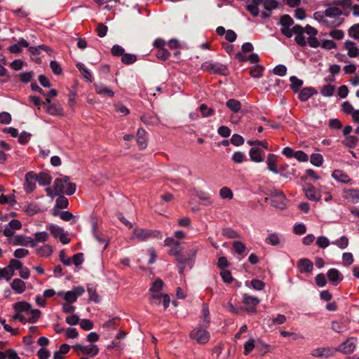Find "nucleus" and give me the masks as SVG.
Returning a JSON list of instances; mask_svg holds the SVG:
<instances>
[{
  "instance_id": "nucleus-10",
  "label": "nucleus",
  "mask_w": 359,
  "mask_h": 359,
  "mask_svg": "<svg viewBox=\"0 0 359 359\" xmlns=\"http://www.w3.org/2000/svg\"><path fill=\"white\" fill-rule=\"evenodd\" d=\"M248 10L254 16L261 15L263 18L269 16V13L263 11L262 0H252L247 6Z\"/></svg>"
},
{
  "instance_id": "nucleus-12",
  "label": "nucleus",
  "mask_w": 359,
  "mask_h": 359,
  "mask_svg": "<svg viewBox=\"0 0 359 359\" xmlns=\"http://www.w3.org/2000/svg\"><path fill=\"white\" fill-rule=\"evenodd\" d=\"M22 228L21 222L18 219H12L5 226L4 229V235L8 239L15 235L16 231Z\"/></svg>"
},
{
  "instance_id": "nucleus-26",
  "label": "nucleus",
  "mask_w": 359,
  "mask_h": 359,
  "mask_svg": "<svg viewBox=\"0 0 359 359\" xmlns=\"http://www.w3.org/2000/svg\"><path fill=\"white\" fill-rule=\"evenodd\" d=\"M278 161V156L273 154H269L267 156L266 164L269 170L274 174H278V170L277 169L276 163Z\"/></svg>"
},
{
  "instance_id": "nucleus-7",
  "label": "nucleus",
  "mask_w": 359,
  "mask_h": 359,
  "mask_svg": "<svg viewBox=\"0 0 359 359\" xmlns=\"http://www.w3.org/2000/svg\"><path fill=\"white\" fill-rule=\"evenodd\" d=\"M72 348L78 354H83L89 357H94L100 352L99 347L95 344H90L88 345L76 344L74 345Z\"/></svg>"
},
{
  "instance_id": "nucleus-33",
  "label": "nucleus",
  "mask_w": 359,
  "mask_h": 359,
  "mask_svg": "<svg viewBox=\"0 0 359 359\" xmlns=\"http://www.w3.org/2000/svg\"><path fill=\"white\" fill-rule=\"evenodd\" d=\"M249 156L250 159L256 163H260L264 161V158L259 151V149L255 147H252L249 151Z\"/></svg>"
},
{
  "instance_id": "nucleus-40",
  "label": "nucleus",
  "mask_w": 359,
  "mask_h": 359,
  "mask_svg": "<svg viewBox=\"0 0 359 359\" xmlns=\"http://www.w3.org/2000/svg\"><path fill=\"white\" fill-rule=\"evenodd\" d=\"M210 312L207 304H203L202 307V320L201 324L204 327H208L210 323Z\"/></svg>"
},
{
  "instance_id": "nucleus-36",
  "label": "nucleus",
  "mask_w": 359,
  "mask_h": 359,
  "mask_svg": "<svg viewBox=\"0 0 359 359\" xmlns=\"http://www.w3.org/2000/svg\"><path fill=\"white\" fill-rule=\"evenodd\" d=\"M226 105L233 113H238L241 109V102L235 99L227 100Z\"/></svg>"
},
{
  "instance_id": "nucleus-62",
  "label": "nucleus",
  "mask_w": 359,
  "mask_h": 359,
  "mask_svg": "<svg viewBox=\"0 0 359 359\" xmlns=\"http://www.w3.org/2000/svg\"><path fill=\"white\" fill-rule=\"evenodd\" d=\"M293 20L289 15H283L280 18L281 27H292L294 26Z\"/></svg>"
},
{
  "instance_id": "nucleus-9",
  "label": "nucleus",
  "mask_w": 359,
  "mask_h": 359,
  "mask_svg": "<svg viewBox=\"0 0 359 359\" xmlns=\"http://www.w3.org/2000/svg\"><path fill=\"white\" fill-rule=\"evenodd\" d=\"M53 236L55 238H59L62 244H67L70 240L67 237V233L65 232L64 229L57 225L50 224L46 226Z\"/></svg>"
},
{
  "instance_id": "nucleus-52",
  "label": "nucleus",
  "mask_w": 359,
  "mask_h": 359,
  "mask_svg": "<svg viewBox=\"0 0 359 359\" xmlns=\"http://www.w3.org/2000/svg\"><path fill=\"white\" fill-rule=\"evenodd\" d=\"M219 196L223 199H231L233 194L229 188L224 187L219 190Z\"/></svg>"
},
{
  "instance_id": "nucleus-47",
  "label": "nucleus",
  "mask_w": 359,
  "mask_h": 359,
  "mask_svg": "<svg viewBox=\"0 0 359 359\" xmlns=\"http://www.w3.org/2000/svg\"><path fill=\"white\" fill-rule=\"evenodd\" d=\"M310 161L315 166H320L323 163V157L320 154H313L311 156Z\"/></svg>"
},
{
  "instance_id": "nucleus-32",
  "label": "nucleus",
  "mask_w": 359,
  "mask_h": 359,
  "mask_svg": "<svg viewBox=\"0 0 359 359\" xmlns=\"http://www.w3.org/2000/svg\"><path fill=\"white\" fill-rule=\"evenodd\" d=\"M46 111L52 116H63L64 112L62 108L57 104H51L47 107Z\"/></svg>"
},
{
  "instance_id": "nucleus-17",
  "label": "nucleus",
  "mask_w": 359,
  "mask_h": 359,
  "mask_svg": "<svg viewBox=\"0 0 359 359\" xmlns=\"http://www.w3.org/2000/svg\"><path fill=\"white\" fill-rule=\"evenodd\" d=\"M243 302L248 306L247 309L248 312H255L256 306L259 304V299L255 297L245 294Z\"/></svg>"
},
{
  "instance_id": "nucleus-49",
  "label": "nucleus",
  "mask_w": 359,
  "mask_h": 359,
  "mask_svg": "<svg viewBox=\"0 0 359 359\" xmlns=\"http://www.w3.org/2000/svg\"><path fill=\"white\" fill-rule=\"evenodd\" d=\"M334 91V86L330 84L324 86L321 90L320 93L325 97H331L333 95Z\"/></svg>"
},
{
  "instance_id": "nucleus-21",
  "label": "nucleus",
  "mask_w": 359,
  "mask_h": 359,
  "mask_svg": "<svg viewBox=\"0 0 359 359\" xmlns=\"http://www.w3.org/2000/svg\"><path fill=\"white\" fill-rule=\"evenodd\" d=\"M344 48L347 51V54L350 57H359V49L354 42L351 41H346L344 42Z\"/></svg>"
},
{
  "instance_id": "nucleus-23",
  "label": "nucleus",
  "mask_w": 359,
  "mask_h": 359,
  "mask_svg": "<svg viewBox=\"0 0 359 359\" xmlns=\"http://www.w3.org/2000/svg\"><path fill=\"white\" fill-rule=\"evenodd\" d=\"M280 31L287 38H291L296 32H303V27L295 25L292 27H281Z\"/></svg>"
},
{
  "instance_id": "nucleus-57",
  "label": "nucleus",
  "mask_w": 359,
  "mask_h": 359,
  "mask_svg": "<svg viewBox=\"0 0 359 359\" xmlns=\"http://www.w3.org/2000/svg\"><path fill=\"white\" fill-rule=\"evenodd\" d=\"M245 155L241 151H236L232 155V160L236 163H241L245 161Z\"/></svg>"
},
{
  "instance_id": "nucleus-56",
  "label": "nucleus",
  "mask_w": 359,
  "mask_h": 359,
  "mask_svg": "<svg viewBox=\"0 0 359 359\" xmlns=\"http://www.w3.org/2000/svg\"><path fill=\"white\" fill-rule=\"evenodd\" d=\"M255 348V339L251 338L244 344V355H248Z\"/></svg>"
},
{
  "instance_id": "nucleus-20",
  "label": "nucleus",
  "mask_w": 359,
  "mask_h": 359,
  "mask_svg": "<svg viewBox=\"0 0 359 359\" xmlns=\"http://www.w3.org/2000/svg\"><path fill=\"white\" fill-rule=\"evenodd\" d=\"M49 238L46 231H38L34 234V238H30L31 247H35L38 243H45Z\"/></svg>"
},
{
  "instance_id": "nucleus-24",
  "label": "nucleus",
  "mask_w": 359,
  "mask_h": 359,
  "mask_svg": "<svg viewBox=\"0 0 359 359\" xmlns=\"http://www.w3.org/2000/svg\"><path fill=\"white\" fill-rule=\"evenodd\" d=\"M95 92L101 95L112 97L114 95V91L103 83H96L95 85Z\"/></svg>"
},
{
  "instance_id": "nucleus-39",
  "label": "nucleus",
  "mask_w": 359,
  "mask_h": 359,
  "mask_svg": "<svg viewBox=\"0 0 359 359\" xmlns=\"http://www.w3.org/2000/svg\"><path fill=\"white\" fill-rule=\"evenodd\" d=\"M278 2L276 0H262L263 11L266 10L269 13L278 7Z\"/></svg>"
},
{
  "instance_id": "nucleus-41",
  "label": "nucleus",
  "mask_w": 359,
  "mask_h": 359,
  "mask_svg": "<svg viewBox=\"0 0 359 359\" xmlns=\"http://www.w3.org/2000/svg\"><path fill=\"white\" fill-rule=\"evenodd\" d=\"M342 11L337 7H329L325 11V15L329 18H336L341 16Z\"/></svg>"
},
{
  "instance_id": "nucleus-63",
  "label": "nucleus",
  "mask_w": 359,
  "mask_h": 359,
  "mask_svg": "<svg viewBox=\"0 0 359 359\" xmlns=\"http://www.w3.org/2000/svg\"><path fill=\"white\" fill-rule=\"evenodd\" d=\"M231 142L235 146H241L244 143V139L240 135L234 134L231 137Z\"/></svg>"
},
{
  "instance_id": "nucleus-54",
  "label": "nucleus",
  "mask_w": 359,
  "mask_h": 359,
  "mask_svg": "<svg viewBox=\"0 0 359 359\" xmlns=\"http://www.w3.org/2000/svg\"><path fill=\"white\" fill-rule=\"evenodd\" d=\"M28 49L30 53H32V55H39L41 50H43L45 51L50 50V48L45 45H41L39 46H29Z\"/></svg>"
},
{
  "instance_id": "nucleus-46",
  "label": "nucleus",
  "mask_w": 359,
  "mask_h": 359,
  "mask_svg": "<svg viewBox=\"0 0 359 359\" xmlns=\"http://www.w3.org/2000/svg\"><path fill=\"white\" fill-rule=\"evenodd\" d=\"M13 276V275L8 266L0 268V280L5 279L6 281H9Z\"/></svg>"
},
{
  "instance_id": "nucleus-4",
  "label": "nucleus",
  "mask_w": 359,
  "mask_h": 359,
  "mask_svg": "<svg viewBox=\"0 0 359 359\" xmlns=\"http://www.w3.org/2000/svg\"><path fill=\"white\" fill-rule=\"evenodd\" d=\"M165 246H172L169 254L175 257L176 259L182 264H184L187 259L182 254L183 248L178 241H175L173 238L168 237L164 241Z\"/></svg>"
},
{
  "instance_id": "nucleus-61",
  "label": "nucleus",
  "mask_w": 359,
  "mask_h": 359,
  "mask_svg": "<svg viewBox=\"0 0 359 359\" xmlns=\"http://www.w3.org/2000/svg\"><path fill=\"white\" fill-rule=\"evenodd\" d=\"M79 325L80 327L86 331L90 330L93 327V322L88 319H82L79 321Z\"/></svg>"
},
{
  "instance_id": "nucleus-25",
  "label": "nucleus",
  "mask_w": 359,
  "mask_h": 359,
  "mask_svg": "<svg viewBox=\"0 0 359 359\" xmlns=\"http://www.w3.org/2000/svg\"><path fill=\"white\" fill-rule=\"evenodd\" d=\"M11 287L17 294H22L26 290V283L20 278H15L11 282Z\"/></svg>"
},
{
  "instance_id": "nucleus-34",
  "label": "nucleus",
  "mask_w": 359,
  "mask_h": 359,
  "mask_svg": "<svg viewBox=\"0 0 359 359\" xmlns=\"http://www.w3.org/2000/svg\"><path fill=\"white\" fill-rule=\"evenodd\" d=\"M204 68L215 73H222L225 70V67L217 62H206Z\"/></svg>"
},
{
  "instance_id": "nucleus-3",
  "label": "nucleus",
  "mask_w": 359,
  "mask_h": 359,
  "mask_svg": "<svg viewBox=\"0 0 359 359\" xmlns=\"http://www.w3.org/2000/svg\"><path fill=\"white\" fill-rule=\"evenodd\" d=\"M163 286V282L161 279H156L151 285L150 292V301L151 304H159L161 299L165 309H167L170 305V299L168 294H162L161 290Z\"/></svg>"
},
{
  "instance_id": "nucleus-19",
  "label": "nucleus",
  "mask_w": 359,
  "mask_h": 359,
  "mask_svg": "<svg viewBox=\"0 0 359 359\" xmlns=\"http://www.w3.org/2000/svg\"><path fill=\"white\" fill-rule=\"evenodd\" d=\"M304 193L306 197L310 201L318 202L321 198L320 194L314 187L308 186L307 187L304 188Z\"/></svg>"
},
{
  "instance_id": "nucleus-48",
  "label": "nucleus",
  "mask_w": 359,
  "mask_h": 359,
  "mask_svg": "<svg viewBox=\"0 0 359 359\" xmlns=\"http://www.w3.org/2000/svg\"><path fill=\"white\" fill-rule=\"evenodd\" d=\"M292 231L296 235H302L306 231V226L304 223H296L292 228Z\"/></svg>"
},
{
  "instance_id": "nucleus-8",
  "label": "nucleus",
  "mask_w": 359,
  "mask_h": 359,
  "mask_svg": "<svg viewBox=\"0 0 359 359\" xmlns=\"http://www.w3.org/2000/svg\"><path fill=\"white\" fill-rule=\"evenodd\" d=\"M85 292V290L81 286H77L73 287L72 290L69 291H61L57 293L59 297H62L66 302L74 303L75 302L78 297L81 296Z\"/></svg>"
},
{
  "instance_id": "nucleus-53",
  "label": "nucleus",
  "mask_w": 359,
  "mask_h": 359,
  "mask_svg": "<svg viewBox=\"0 0 359 359\" xmlns=\"http://www.w3.org/2000/svg\"><path fill=\"white\" fill-rule=\"evenodd\" d=\"M136 55L129 53H124L121 57L122 62L126 65L133 64L136 61Z\"/></svg>"
},
{
  "instance_id": "nucleus-2",
  "label": "nucleus",
  "mask_w": 359,
  "mask_h": 359,
  "mask_svg": "<svg viewBox=\"0 0 359 359\" xmlns=\"http://www.w3.org/2000/svg\"><path fill=\"white\" fill-rule=\"evenodd\" d=\"M48 196L54 197L60 194L72 195L76 191V184L70 182L68 177L57 178L54 181L53 187L46 189Z\"/></svg>"
},
{
  "instance_id": "nucleus-18",
  "label": "nucleus",
  "mask_w": 359,
  "mask_h": 359,
  "mask_svg": "<svg viewBox=\"0 0 359 359\" xmlns=\"http://www.w3.org/2000/svg\"><path fill=\"white\" fill-rule=\"evenodd\" d=\"M265 242L271 245L279 246L283 245V241L280 233L274 232L268 234Z\"/></svg>"
},
{
  "instance_id": "nucleus-11",
  "label": "nucleus",
  "mask_w": 359,
  "mask_h": 359,
  "mask_svg": "<svg viewBox=\"0 0 359 359\" xmlns=\"http://www.w3.org/2000/svg\"><path fill=\"white\" fill-rule=\"evenodd\" d=\"M356 339L354 337L348 338L344 342L341 344L337 348L336 352L339 351L344 354L352 353L355 348Z\"/></svg>"
},
{
  "instance_id": "nucleus-31",
  "label": "nucleus",
  "mask_w": 359,
  "mask_h": 359,
  "mask_svg": "<svg viewBox=\"0 0 359 359\" xmlns=\"http://www.w3.org/2000/svg\"><path fill=\"white\" fill-rule=\"evenodd\" d=\"M36 254L40 257H48L53 253V248L48 244L43 245L36 248Z\"/></svg>"
},
{
  "instance_id": "nucleus-28",
  "label": "nucleus",
  "mask_w": 359,
  "mask_h": 359,
  "mask_svg": "<svg viewBox=\"0 0 359 359\" xmlns=\"http://www.w3.org/2000/svg\"><path fill=\"white\" fill-rule=\"evenodd\" d=\"M332 177L337 182L348 184L352 182L351 179L344 172L339 170L333 171Z\"/></svg>"
},
{
  "instance_id": "nucleus-30",
  "label": "nucleus",
  "mask_w": 359,
  "mask_h": 359,
  "mask_svg": "<svg viewBox=\"0 0 359 359\" xmlns=\"http://www.w3.org/2000/svg\"><path fill=\"white\" fill-rule=\"evenodd\" d=\"M316 93L314 88L311 87L304 88L299 93V98L301 101L305 102L308 100L313 94Z\"/></svg>"
},
{
  "instance_id": "nucleus-1",
  "label": "nucleus",
  "mask_w": 359,
  "mask_h": 359,
  "mask_svg": "<svg viewBox=\"0 0 359 359\" xmlns=\"http://www.w3.org/2000/svg\"><path fill=\"white\" fill-rule=\"evenodd\" d=\"M13 309L15 313L11 316L12 320H19L23 324L36 323L41 316L39 309H33L30 304L24 301L15 303Z\"/></svg>"
},
{
  "instance_id": "nucleus-42",
  "label": "nucleus",
  "mask_w": 359,
  "mask_h": 359,
  "mask_svg": "<svg viewBox=\"0 0 359 359\" xmlns=\"http://www.w3.org/2000/svg\"><path fill=\"white\" fill-rule=\"evenodd\" d=\"M358 142V138L354 135L346 136L343 140V144L349 148H353L356 146Z\"/></svg>"
},
{
  "instance_id": "nucleus-15",
  "label": "nucleus",
  "mask_w": 359,
  "mask_h": 359,
  "mask_svg": "<svg viewBox=\"0 0 359 359\" xmlns=\"http://www.w3.org/2000/svg\"><path fill=\"white\" fill-rule=\"evenodd\" d=\"M336 353L335 348H318L311 351V355L314 357L327 358L333 356Z\"/></svg>"
},
{
  "instance_id": "nucleus-44",
  "label": "nucleus",
  "mask_w": 359,
  "mask_h": 359,
  "mask_svg": "<svg viewBox=\"0 0 359 359\" xmlns=\"http://www.w3.org/2000/svg\"><path fill=\"white\" fill-rule=\"evenodd\" d=\"M348 34L351 38L359 40V23L351 26L348 30Z\"/></svg>"
},
{
  "instance_id": "nucleus-27",
  "label": "nucleus",
  "mask_w": 359,
  "mask_h": 359,
  "mask_svg": "<svg viewBox=\"0 0 359 359\" xmlns=\"http://www.w3.org/2000/svg\"><path fill=\"white\" fill-rule=\"evenodd\" d=\"M297 267L301 273H308L312 271L313 264L308 259H302L299 261Z\"/></svg>"
},
{
  "instance_id": "nucleus-13",
  "label": "nucleus",
  "mask_w": 359,
  "mask_h": 359,
  "mask_svg": "<svg viewBox=\"0 0 359 359\" xmlns=\"http://www.w3.org/2000/svg\"><path fill=\"white\" fill-rule=\"evenodd\" d=\"M342 196L348 203H359V189H344Z\"/></svg>"
},
{
  "instance_id": "nucleus-22",
  "label": "nucleus",
  "mask_w": 359,
  "mask_h": 359,
  "mask_svg": "<svg viewBox=\"0 0 359 359\" xmlns=\"http://www.w3.org/2000/svg\"><path fill=\"white\" fill-rule=\"evenodd\" d=\"M327 278L330 282L337 285L343 279L341 273L336 269H331L327 271Z\"/></svg>"
},
{
  "instance_id": "nucleus-55",
  "label": "nucleus",
  "mask_w": 359,
  "mask_h": 359,
  "mask_svg": "<svg viewBox=\"0 0 359 359\" xmlns=\"http://www.w3.org/2000/svg\"><path fill=\"white\" fill-rule=\"evenodd\" d=\"M320 46L323 48L326 49V50H332V49H334L337 48V44L332 40L324 39L322 41V42L320 43Z\"/></svg>"
},
{
  "instance_id": "nucleus-51",
  "label": "nucleus",
  "mask_w": 359,
  "mask_h": 359,
  "mask_svg": "<svg viewBox=\"0 0 359 359\" xmlns=\"http://www.w3.org/2000/svg\"><path fill=\"white\" fill-rule=\"evenodd\" d=\"M233 248L237 254H243L246 250V247L243 243L236 241L233 243Z\"/></svg>"
},
{
  "instance_id": "nucleus-14",
  "label": "nucleus",
  "mask_w": 359,
  "mask_h": 359,
  "mask_svg": "<svg viewBox=\"0 0 359 359\" xmlns=\"http://www.w3.org/2000/svg\"><path fill=\"white\" fill-rule=\"evenodd\" d=\"M36 175L31 171L25 175V182L24 184V189L26 192L30 193L33 191L36 187Z\"/></svg>"
},
{
  "instance_id": "nucleus-37",
  "label": "nucleus",
  "mask_w": 359,
  "mask_h": 359,
  "mask_svg": "<svg viewBox=\"0 0 359 359\" xmlns=\"http://www.w3.org/2000/svg\"><path fill=\"white\" fill-rule=\"evenodd\" d=\"M137 142L139 147L142 149H144L147 147L146 132L143 129L140 128L137 130Z\"/></svg>"
},
{
  "instance_id": "nucleus-58",
  "label": "nucleus",
  "mask_w": 359,
  "mask_h": 359,
  "mask_svg": "<svg viewBox=\"0 0 359 359\" xmlns=\"http://www.w3.org/2000/svg\"><path fill=\"white\" fill-rule=\"evenodd\" d=\"M341 249H345L348 245V239L346 236H341L332 243Z\"/></svg>"
},
{
  "instance_id": "nucleus-60",
  "label": "nucleus",
  "mask_w": 359,
  "mask_h": 359,
  "mask_svg": "<svg viewBox=\"0 0 359 359\" xmlns=\"http://www.w3.org/2000/svg\"><path fill=\"white\" fill-rule=\"evenodd\" d=\"M263 67L259 65L254 66L250 70V75L254 78H259L262 76Z\"/></svg>"
},
{
  "instance_id": "nucleus-64",
  "label": "nucleus",
  "mask_w": 359,
  "mask_h": 359,
  "mask_svg": "<svg viewBox=\"0 0 359 359\" xmlns=\"http://www.w3.org/2000/svg\"><path fill=\"white\" fill-rule=\"evenodd\" d=\"M65 336L69 339H76L79 337V332L76 328L69 327L65 331Z\"/></svg>"
},
{
  "instance_id": "nucleus-16",
  "label": "nucleus",
  "mask_w": 359,
  "mask_h": 359,
  "mask_svg": "<svg viewBox=\"0 0 359 359\" xmlns=\"http://www.w3.org/2000/svg\"><path fill=\"white\" fill-rule=\"evenodd\" d=\"M8 243L13 245L31 246L30 237L24 235H14L8 239Z\"/></svg>"
},
{
  "instance_id": "nucleus-38",
  "label": "nucleus",
  "mask_w": 359,
  "mask_h": 359,
  "mask_svg": "<svg viewBox=\"0 0 359 359\" xmlns=\"http://www.w3.org/2000/svg\"><path fill=\"white\" fill-rule=\"evenodd\" d=\"M76 67L79 69L83 78L88 82H92V76L88 69L81 62L76 64Z\"/></svg>"
},
{
  "instance_id": "nucleus-6",
  "label": "nucleus",
  "mask_w": 359,
  "mask_h": 359,
  "mask_svg": "<svg viewBox=\"0 0 359 359\" xmlns=\"http://www.w3.org/2000/svg\"><path fill=\"white\" fill-rule=\"evenodd\" d=\"M150 237L162 238V235L158 231L137 228L133 230L130 238L136 241H144Z\"/></svg>"
},
{
  "instance_id": "nucleus-35",
  "label": "nucleus",
  "mask_w": 359,
  "mask_h": 359,
  "mask_svg": "<svg viewBox=\"0 0 359 359\" xmlns=\"http://www.w3.org/2000/svg\"><path fill=\"white\" fill-rule=\"evenodd\" d=\"M52 180V177L47 172H40L36 175V181L41 186L48 185Z\"/></svg>"
},
{
  "instance_id": "nucleus-50",
  "label": "nucleus",
  "mask_w": 359,
  "mask_h": 359,
  "mask_svg": "<svg viewBox=\"0 0 359 359\" xmlns=\"http://www.w3.org/2000/svg\"><path fill=\"white\" fill-rule=\"evenodd\" d=\"M332 329L336 332H343L347 330V326L341 322L334 321L332 323Z\"/></svg>"
},
{
  "instance_id": "nucleus-45",
  "label": "nucleus",
  "mask_w": 359,
  "mask_h": 359,
  "mask_svg": "<svg viewBox=\"0 0 359 359\" xmlns=\"http://www.w3.org/2000/svg\"><path fill=\"white\" fill-rule=\"evenodd\" d=\"M290 81L291 82V88L294 92H298L299 88L303 84V81L296 76H292L290 78Z\"/></svg>"
},
{
  "instance_id": "nucleus-5",
  "label": "nucleus",
  "mask_w": 359,
  "mask_h": 359,
  "mask_svg": "<svg viewBox=\"0 0 359 359\" xmlns=\"http://www.w3.org/2000/svg\"><path fill=\"white\" fill-rule=\"evenodd\" d=\"M207 327L201 325L194 328L190 332V338L196 341L198 344H205L208 343L210 339V332L206 330Z\"/></svg>"
},
{
  "instance_id": "nucleus-43",
  "label": "nucleus",
  "mask_w": 359,
  "mask_h": 359,
  "mask_svg": "<svg viewBox=\"0 0 359 359\" xmlns=\"http://www.w3.org/2000/svg\"><path fill=\"white\" fill-rule=\"evenodd\" d=\"M9 269H11V272L14 276L15 270H20L22 267V264L20 261L12 259L9 262V264L7 266Z\"/></svg>"
},
{
  "instance_id": "nucleus-29",
  "label": "nucleus",
  "mask_w": 359,
  "mask_h": 359,
  "mask_svg": "<svg viewBox=\"0 0 359 359\" xmlns=\"http://www.w3.org/2000/svg\"><path fill=\"white\" fill-rule=\"evenodd\" d=\"M271 205L279 209H284L287 206V199L284 194L278 195V198H271Z\"/></svg>"
},
{
  "instance_id": "nucleus-59",
  "label": "nucleus",
  "mask_w": 359,
  "mask_h": 359,
  "mask_svg": "<svg viewBox=\"0 0 359 359\" xmlns=\"http://www.w3.org/2000/svg\"><path fill=\"white\" fill-rule=\"evenodd\" d=\"M341 110L347 114L351 115L353 111H354L355 109L353 105L348 102L345 101L341 104Z\"/></svg>"
}]
</instances>
